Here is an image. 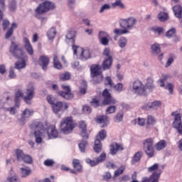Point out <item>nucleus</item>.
Segmentation results:
<instances>
[{
	"label": "nucleus",
	"mask_w": 182,
	"mask_h": 182,
	"mask_svg": "<svg viewBox=\"0 0 182 182\" xmlns=\"http://www.w3.org/2000/svg\"><path fill=\"white\" fill-rule=\"evenodd\" d=\"M29 127L31 130L34 132L35 142L37 144H42L43 139L49 140L58 138V130H56L55 125H44L43 122L36 121L30 124Z\"/></svg>",
	"instance_id": "f257e3e1"
},
{
	"label": "nucleus",
	"mask_w": 182,
	"mask_h": 182,
	"mask_svg": "<svg viewBox=\"0 0 182 182\" xmlns=\"http://www.w3.org/2000/svg\"><path fill=\"white\" fill-rule=\"evenodd\" d=\"M9 52L14 58L16 59H20L14 64L15 69L21 70V69H25L26 68V60H28V55L23 50L22 44L19 42L11 41Z\"/></svg>",
	"instance_id": "f03ea898"
},
{
	"label": "nucleus",
	"mask_w": 182,
	"mask_h": 182,
	"mask_svg": "<svg viewBox=\"0 0 182 182\" xmlns=\"http://www.w3.org/2000/svg\"><path fill=\"white\" fill-rule=\"evenodd\" d=\"M136 25H137V18L134 16L121 18L119 21V26L122 28H115L114 33V35H126L130 33V31L134 29Z\"/></svg>",
	"instance_id": "7ed1b4c3"
},
{
	"label": "nucleus",
	"mask_w": 182,
	"mask_h": 182,
	"mask_svg": "<svg viewBox=\"0 0 182 182\" xmlns=\"http://www.w3.org/2000/svg\"><path fill=\"white\" fill-rule=\"evenodd\" d=\"M75 127H76V125L73 123L72 118L69 117L63 119L60 124V129L64 134H69Z\"/></svg>",
	"instance_id": "20e7f679"
},
{
	"label": "nucleus",
	"mask_w": 182,
	"mask_h": 182,
	"mask_svg": "<svg viewBox=\"0 0 182 182\" xmlns=\"http://www.w3.org/2000/svg\"><path fill=\"white\" fill-rule=\"evenodd\" d=\"M52 9H55V4L50 1H44L40 4L37 9H36V16L39 19L41 18L40 15L46 14Z\"/></svg>",
	"instance_id": "39448f33"
},
{
	"label": "nucleus",
	"mask_w": 182,
	"mask_h": 182,
	"mask_svg": "<svg viewBox=\"0 0 182 182\" xmlns=\"http://www.w3.org/2000/svg\"><path fill=\"white\" fill-rule=\"evenodd\" d=\"M73 50L74 53V56H76L77 59H80V60H87V59H90V50H83V48L73 46Z\"/></svg>",
	"instance_id": "423d86ee"
},
{
	"label": "nucleus",
	"mask_w": 182,
	"mask_h": 182,
	"mask_svg": "<svg viewBox=\"0 0 182 182\" xmlns=\"http://www.w3.org/2000/svg\"><path fill=\"white\" fill-rule=\"evenodd\" d=\"M131 92L135 95H139L140 96L147 95V91L144 84H143V82L139 80H135L132 83Z\"/></svg>",
	"instance_id": "0eeeda50"
},
{
	"label": "nucleus",
	"mask_w": 182,
	"mask_h": 182,
	"mask_svg": "<svg viewBox=\"0 0 182 182\" xmlns=\"http://www.w3.org/2000/svg\"><path fill=\"white\" fill-rule=\"evenodd\" d=\"M167 80H170V75H168V74H162L161 78L158 80V83L160 87H165L166 90H168L171 95H173V84L167 83L166 85V82H167Z\"/></svg>",
	"instance_id": "6e6552de"
},
{
	"label": "nucleus",
	"mask_w": 182,
	"mask_h": 182,
	"mask_svg": "<svg viewBox=\"0 0 182 182\" xmlns=\"http://www.w3.org/2000/svg\"><path fill=\"white\" fill-rule=\"evenodd\" d=\"M171 116L174 117V121L172 124L173 129L178 132L179 134H182V122H181V114L177 112L171 113Z\"/></svg>",
	"instance_id": "1a4fd4ad"
},
{
	"label": "nucleus",
	"mask_w": 182,
	"mask_h": 182,
	"mask_svg": "<svg viewBox=\"0 0 182 182\" xmlns=\"http://www.w3.org/2000/svg\"><path fill=\"white\" fill-rule=\"evenodd\" d=\"M153 139L151 138L147 139L143 142L144 151L149 157H153V156H154V147H153Z\"/></svg>",
	"instance_id": "9d476101"
},
{
	"label": "nucleus",
	"mask_w": 182,
	"mask_h": 182,
	"mask_svg": "<svg viewBox=\"0 0 182 182\" xmlns=\"http://www.w3.org/2000/svg\"><path fill=\"white\" fill-rule=\"evenodd\" d=\"M33 95H35V86L33 83L31 82L26 90V96L23 97L24 102L28 105H31V100L33 99Z\"/></svg>",
	"instance_id": "9b49d317"
},
{
	"label": "nucleus",
	"mask_w": 182,
	"mask_h": 182,
	"mask_svg": "<svg viewBox=\"0 0 182 182\" xmlns=\"http://www.w3.org/2000/svg\"><path fill=\"white\" fill-rule=\"evenodd\" d=\"M102 104L105 106H108L109 105H116V103H117V101L114 99L113 97H112V95H110V92H109V90L107 89H105L102 92Z\"/></svg>",
	"instance_id": "f8f14e48"
},
{
	"label": "nucleus",
	"mask_w": 182,
	"mask_h": 182,
	"mask_svg": "<svg viewBox=\"0 0 182 182\" xmlns=\"http://www.w3.org/2000/svg\"><path fill=\"white\" fill-rule=\"evenodd\" d=\"M62 87L64 90H65V92L59 91L58 92V95H59V96H60L63 99H65V100H70L73 99L75 95H73V93L70 92H71L70 87L63 85Z\"/></svg>",
	"instance_id": "ddd939ff"
},
{
	"label": "nucleus",
	"mask_w": 182,
	"mask_h": 182,
	"mask_svg": "<svg viewBox=\"0 0 182 182\" xmlns=\"http://www.w3.org/2000/svg\"><path fill=\"white\" fill-rule=\"evenodd\" d=\"M109 39L110 35H109L107 32L104 31H99L98 40L100 41L101 45L103 46H108L109 42H110Z\"/></svg>",
	"instance_id": "4468645a"
},
{
	"label": "nucleus",
	"mask_w": 182,
	"mask_h": 182,
	"mask_svg": "<svg viewBox=\"0 0 182 182\" xmlns=\"http://www.w3.org/2000/svg\"><path fill=\"white\" fill-rule=\"evenodd\" d=\"M23 48H25V50L27 52L28 55H30V56H33V55L35 53V50H33V47L31 43L29 38H28L27 37H24L23 38Z\"/></svg>",
	"instance_id": "2eb2a0df"
},
{
	"label": "nucleus",
	"mask_w": 182,
	"mask_h": 182,
	"mask_svg": "<svg viewBox=\"0 0 182 182\" xmlns=\"http://www.w3.org/2000/svg\"><path fill=\"white\" fill-rule=\"evenodd\" d=\"M162 172V171H158L156 173H153L149 178H143L142 182H159Z\"/></svg>",
	"instance_id": "dca6fc26"
},
{
	"label": "nucleus",
	"mask_w": 182,
	"mask_h": 182,
	"mask_svg": "<svg viewBox=\"0 0 182 182\" xmlns=\"http://www.w3.org/2000/svg\"><path fill=\"white\" fill-rule=\"evenodd\" d=\"M161 106V101H154L152 102H149L142 107L143 110H156L159 109Z\"/></svg>",
	"instance_id": "f3484780"
},
{
	"label": "nucleus",
	"mask_w": 182,
	"mask_h": 182,
	"mask_svg": "<svg viewBox=\"0 0 182 182\" xmlns=\"http://www.w3.org/2000/svg\"><path fill=\"white\" fill-rule=\"evenodd\" d=\"M144 85L145 90H146V93H150V92H153L154 89H156V85H154V79H153V77H149L146 79V83Z\"/></svg>",
	"instance_id": "a211bd4d"
},
{
	"label": "nucleus",
	"mask_w": 182,
	"mask_h": 182,
	"mask_svg": "<svg viewBox=\"0 0 182 182\" xmlns=\"http://www.w3.org/2000/svg\"><path fill=\"white\" fill-rule=\"evenodd\" d=\"M173 11L176 18L179 19L180 28H182V6L180 5H176L173 7Z\"/></svg>",
	"instance_id": "6ab92c4d"
},
{
	"label": "nucleus",
	"mask_w": 182,
	"mask_h": 182,
	"mask_svg": "<svg viewBox=\"0 0 182 182\" xmlns=\"http://www.w3.org/2000/svg\"><path fill=\"white\" fill-rule=\"evenodd\" d=\"M102 74V66L99 64H92L90 67V76L95 77Z\"/></svg>",
	"instance_id": "aec40b11"
},
{
	"label": "nucleus",
	"mask_w": 182,
	"mask_h": 182,
	"mask_svg": "<svg viewBox=\"0 0 182 182\" xmlns=\"http://www.w3.org/2000/svg\"><path fill=\"white\" fill-rule=\"evenodd\" d=\"M31 116H33V110L26 108L23 111L21 117L18 119V122H20L21 124H23V122H25L26 119L31 117Z\"/></svg>",
	"instance_id": "412c9836"
},
{
	"label": "nucleus",
	"mask_w": 182,
	"mask_h": 182,
	"mask_svg": "<svg viewBox=\"0 0 182 182\" xmlns=\"http://www.w3.org/2000/svg\"><path fill=\"white\" fill-rule=\"evenodd\" d=\"M38 65L42 67L43 70H46L48 69V65H49V58L46 55L40 56Z\"/></svg>",
	"instance_id": "4be33fe9"
},
{
	"label": "nucleus",
	"mask_w": 182,
	"mask_h": 182,
	"mask_svg": "<svg viewBox=\"0 0 182 182\" xmlns=\"http://www.w3.org/2000/svg\"><path fill=\"white\" fill-rule=\"evenodd\" d=\"M123 150V146L120 144L114 142L110 145V154L114 155L117 154V151Z\"/></svg>",
	"instance_id": "5701e85b"
},
{
	"label": "nucleus",
	"mask_w": 182,
	"mask_h": 182,
	"mask_svg": "<svg viewBox=\"0 0 182 182\" xmlns=\"http://www.w3.org/2000/svg\"><path fill=\"white\" fill-rule=\"evenodd\" d=\"M65 42L68 43V45H71L72 48L75 46V32L70 31L65 36Z\"/></svg>",
	"instance_id": "b1692460"
},
{
	"label": "nucleus",
	"mask_w": 182,
	"mask_h": 182,
	"mask_svg": "<svg viewBox=\"0 0 182 182\" xmlns=\"http://www.w3.org/2000/svg\"><path fill=\"white\" fill-rule=\"evenodd\" d=\"M112 65H113V58H105L102 63L101 68L103 70H109L112 68Z\"/></svg>",
	"instance_id": "393cba45"
},
{
	"label": "nucleus",
	"mask_w": 182,
	"mask_h": 182,
	"mask_svg": "<svg viewBox=\"0 0 182 182\" xmlns=\"http://www.w3.org/2000/svg\"><path fill=\"white\" fill-rule=\"evenodd\" d=\"M97 123H99L101 125V127H107V124H109V120L107 119V116L102 115L96 119Z\"/></svg>",
	"instance_id": "a878e982"
},
{
	"label": "nucleus",
	"mask_w": 182,
	"mask_h": 182,
	"mask_svg": "<svg viewBox=\"0 0 182 182\" xmlns=\"http://www.w3.org/2000/svg\"><path fill=\"white\" fill-rule=\"evenodd\" d=\"M63 109V102L58 101L53 105V111L55 114H58L59 112H62Z\"/></svg>",
	"instance_id": "bb28decb"
},
{
	"label": "nucleus",
	"mask_w": 182,
	"mask_h": 182,
	"mask_svg": "<svg viewBox=\"0 0 182 182\" xmlns=\"http://www.w3.org/2000/svg\"><path fill=\"white\" fill-rule=\"evenodd\" d=\"M21 97H23V92L21 90H18L15 94V106L16 107H19V105L21 103Z\"/></svg>",
	"instance_id": "cd10ccee"
},
{
	"label": "nucleus",
	"mask_w": 182,
	"mask_h": 182,
	"mask_svg": "<svg viewBox=\"0 0 182 182\" xmlns=\"http://www.w3.org/2000/svg\"><path fill=\"white\" fill-rule=\"evenodd\" d=\"M20 173H21V177L25 178V177H28V176H29V174L32 173V170L31 169V168L28 166H23L20 168Z\"/></svg>",
	"instance_id": "c85d7f7f"
},
{
	"label": "nucleus",
	"mask_w": 182,
	"mask_h": 182,
	"mask_svg": "<svg viewBox=\"0 0 182 182\" xmlns=\"http://www.w3.org/2000/svg\"><path fill=\"white\" fill-rule=\"evenodd\" d=\"M141 157H143V152L138 151L136 154H134L131 161L132 164H136V163H139V161L141 160Z\"/></svg>",
	"instance_id": "c756f323"
},
{
	"label": "nucleus",
	"mask_w": 182,
	"mask_h": 182,
	"mask_svg": "<svg viewBox=\"0 0 182 182\" xmlns=\"http://www.w3.org/2000/svg\"><path fill=\"white\" fill-rule=\"evenodd\" d=\"M151 52L152 55L154 56H157L160 52H161V50L160 49V45L158 43H154L151 46Z\"/></svg>",
	"instance_id": "7c9ffc66"
},
{
	"label": "nucleus",
	"mask_w": 182,
	"mask_h": 182,
	"mask_svg": "<svg viewBox=\"0 0 182 182\" xmlns=\"http://www.w3.org/2000/svg\"><path fill=\"white\" fill-rule=\"evenodd\" d=\"M102 141H100V139H97L94 144V151H95V153H100V151H102Z\"/></svg>",
	"instance_id": "2f4dec72"
},
{
	"label": "nucleus",
	"mask_w": 182,
	"mask_h": 182,
	"mask_svg": "<svg viewBox=\"0 0 182 182\" xmlns=\"http://www.w3.org/2000/svg\"><path fill=\"white\" fill-rule=\"evenodd\" d=\"M149 173H158L159 171H161L160 169V165L159 164H154L148 168Z\"/></svg>",
	"instance_id": "473e14b6"
},
{
	"label": "nucleus",
	"mask_w": 182,
	"mask_h": 182,
	"mask_svg": "<svg viewBox=\"0 0 182 182\" xmlns=\"http://www.w3.org/2000/svg\"><path fill=\"white\" fill-rule=\"evenodd\" d=\"M103 56H105V59H113V54L112 51H110V48H105L104 49Z\"/></svg>",
	"instance_id": "72a5a7b5"
},
{
	"label": "nucleus",
	"mask_w": 182,
	"mask_h": 182,
	"mask_svg": "<svg viewBox=\"0 0 182 182\" xmlns=\"http://www.w3.org/2000/svg\"><path fill=\"white\" fill-rule=\"evenodd\" d=\"M127 45V38L126 37H120L119 41H118V46L119 48H126V46Z\"/></svg>",
	"instance_id": "f704fd0d"
},
{
	"label": "nucleus",
	"mask_w": 182,
	"mask_h": 182,
	"mask_svg": "<svg viewBox=\"0 0 182 182\" xmlns=\"http://www.w3.org/2000/svg\"><path fill=\"white\" fill-rule=\"evenodd\" d=\"M73 166L77 171H80L82 170V165L80 164V161H79V159H74L73 161Z\"/></svg>",
	"instance_id": "c9c22d12"
},
{
	"label": "nucleus",
	"mask_w": 182,
	"mask_h": 182,
	"mask_svg": "<svg viewBox=\"0 0 182 182\" xmlns=\"http://www.w3.org/2000/svg\"><path fill=\"white\" fill-rule=\"evenodd\" d=\"M56 36V29L55 28H50L47 32L48 39H53Z\"/></svg>",
	"instance_id": "e433bc0d"
},
{
	"label": "nucleus",
	"mask_w": 182,
	"mask_h": 182,
	"mask_svg": "<svg viewBox=\"0 0 182 182\" xmlns=\"http://www.w3.org/2000/svg\"><path fill=\"white\" fill-rule=\"evenodd\" d=\"M166 146L167 143L166 141L161 140L155 145V147L156 150H163V149H164Z\"/></svg>",
	"instance_id": "4c0bfd02"
},
{
	"label": "nucleus",
	"mask_w": 182,
	"mask_h": 182,
	"mask_svg": "<svg viewBox=\"0 0 182 182\" xmlns=\"http://www.w3.org/2000/svg\"><path fill=\"white\" fill-rule=\"evenodd\" d=\"M117 107L116 105H110L107 107V109L105 111L106 114H113V113H116Z\"/></svg>",
	"instance_id": "58836bf2"
},
{
	"label": "nucleus",
	"mask_w": 182,
	"mask_h": 182,
	"mask_svg": "<svg viewBox=\"0 0 182 182\" xmlns=\"http://www.w3.org/2000/svg\"><path fill=\"white\" fill-rule=\"evenodd\" d=\"M92 78L93 79L94 84L97 85L102 83V81L103 80V75L98 74L95 77H92Z\"/></svg>",
	"instance_id": "ea45409f"
},
{
	"label": "nucleus",
	"mask_w": 182,
	"mask_h": 182,
	"mask_svg": "<svg viewBox=\"0 0 182 182\" xmlns=\"http://www.w3.org/2000/svg\"><path fill=\"white\" fill-rule=\"evenodd\" d=\"M53 65H54V68H55V69H62V64L60 63V62L59 61V59L58 58V56L54 55L53 58Z\"/></svg>",
	"instance_id": "a19ab883"
},
{
	"label": "nucleus",
	"mask_w": 182,
	"mask_h": 182,
	"mask_svg": "<svg viewBox=\"0 0 182 182\" xmlns=\"http://www.w3.org/2000/svg\"><path fill=\"white\" fill-rule=\"evenodd\" d=\"M10 176H11L8 177L6 182H14L18 180V176H15V172L12 169L10 171Z\"/></svg>",
	"instance_id": "79ce46f5"
},
{
	"label": "nucleus",
	"mask_w": 182,
	"mask_h": 182,
	"mask_svg": "<svg viewBox=\"0 0 182 182\" xmlns=\"http://www.w3.org/2000/svg\"><path fill=\"white\" fill-rule=\"evenodd\" d=\"M158 18L161 22H164V21H167L168 19V14L164 12H160L158 15Z\"/></svg>",
	"instance_id": "37998d69"
},
{
	"label": "nucleus",
	"mask_w": 182,
	"mask_h": 182,
	"mask_svg": "<svg viewBox=\"0 0 182 182\" xmlns=\"http://www.w3.org/2000/svg\"><path fill=\"white\" fill-rule=\"evenodd\" d=\"M9 8L11 12L16 11V0H11L9 3Z\"/></svg>",
	"instance_id": "c03bdc74"
},
{
	"label": "nucleus",
	"mask_w": 182,
	"mask_h": 182,
	"mask_svg": "<svg viewBox=\"0 0 182 182\" xmlns=\"http://www.w3.org/2000/svg\"><path fill=\"white\" fill-rule=\"evenodd\" d=\"M86 147H87V141H82L79 144V149L81 153H85V151H86Z\"/></svg>",
	"instance_id": "a18cd8bd"
},
{
	"label": "nucleus",
	"mask_w": 182,
	"mask_h": 182,
	"mask_svg": "<svg viewBox=\"0 0 182 182\" xmlns=\"http://www.w3.org/2000/svg\"><path fill=\"white\" fill-rule=\"evenodd\" d=\"M16 154L18 161H22L23 159L25 157V154H23V151L21 149H17Z\"/></svg>",
	"instance_id": "49530a36"
},
{
	"label": "nucleus",
	"mask_w": 182,
	"mask_h": 182,
	"mask_svg": "<svg viewBox=\"0 0 182 182\" xmlns=\"http://www.w3.org/2000/svg\"><path fill=\"white\" fill-rule=\"evenodd\" d=\"M124 114L123 112L117 113V115L115 116V117L114 118V122L115 123H120V122H122V120H123Z\"/></svg>",
	"instance_id": "de8ad7c7"
},
{
	"label": "nucleus",
	"mask_w": 182,
	"mask_h": 182,
	"mask_svg": "<svg viewBox=\"0 0 182 182\" xmlns=\"http://www.w3.org/2000/svg\"><path fill=\"white\" fill-rule=\"evenodd\" d=\"M105 85L106 86H109V87H113L114 86V83H113V80L110 77H106L105 79Z\"/></svg>",
	"instance_id": "09e8293b"
},
{
	"label": "nucleus",
	"mask_w": 182,
	"mask_h": 182,
	"mask_svg": "<svg viewBox=\"0 0 182 182\" xmlns=\"http://www.w3.org/2000/svg\"><path fill=\"white\" fill-rule=\"evenodd\" d=\"M107 159L106 153L102 152L98 157L96 158L98 164L103 163Z\"/></svg>",
	"instance_id": "8fccbe9b"
},
{
	"label": "nucleus",
	"mask_w": 182,
	"mask_h": 182,
	"mask_svg": "<svg viewBox=\"0 0 182 182\" xmlns=\"http://www.w3.org/2000/svg\"><path fill=\"white\" fill-rule=\"evenodd\" d=\"M124 170H126V168L124 166L119 167V169L114 171V177H119V176H121L122 173H124Z\"/></svg>",
	"instance_id": "3c124183"
},
{
	"label": "nucleus",
	"mask_w": 182,
	"mask_h": 182,
	"mask_svg": "<svg viewBox=\"0 0 182 182\" xmlns=\"http://www.w3.org/2000/svg\"><path fill=\"white\" fill-rule=\"evenodd\" d=\"M146 124L148 126H154V124H156V119L153 116L148 115Z\"/></svg>",
	"instance_id": "603ef678"
},
{
	"label": "nucleus",
	"mask_w": 182,
	"mask_h": 182,
	"mask_svg": "<svg viewBox=\"0 0 182 182\" xmlns=\"http://www.w3.org/2000/svg\"><path fill=\"white\" fill-rule=\"evenodd\" d=\"M133 123L134 124H136V123H137V124L139 126H144V124H146V119H144V118L139 117L137 119H134L133 121Z\"/></svg>",
	"instance_id": "864d4df0"
},
{
	"label": "nucleus",
	"mask_w": 182,
	"mask_h": 182,
	"mask_svg": "<svg viewBox=\"0 0 182 182\" xmlns=\"http://www.w3.org/2000/svg\"><path fill=\"white\" fill-rule=\"evenodd\" d=\"M152 31L155 33H157L158 35H164V28L163 27H156V28H153Z\"/></svg>",
	"instance_id": "5fc2aeb1"
},
{
	"label": "nucleus",
	"mask_w": 182,
	"mask_h": 182,
	"mask_svg": "<svg viewBox=\"0 0 182 182\" xmlns=\"http://www.w3.org/2000/svg\"><path fill=\"white\" fill-rule=\"evenodd\" d=\"M176 35V28H172L166 33V38H173Z\"/></svg>",
	"instance_id": "6e6d98bb"
},
{
	"label": "nucleus",
	"mask_w": 182,
	"mask_h": 182,
	"mask_svg": "<svg viewBox=\"0 0 182 182\" xmlns=\"http://www.w3.org/2000/svg\"><path fill=\"white\" fill-rule=\"evenodd\" d=\"M86 163H87V164H90V166H91V167H95V166H97V164H99V162H97V159H95V160L87 159Z\"/></svg>",
	"instance_id": "4d7b16f0"
},
{
	"label": "nucleus",
	"mask_w": 182,
	"mask_h": 182,
	"mask_svg": "<svg viewBox=\"0 0 182 182\" xmlns=\"http://www.w3.org/2000/svg\"><path fill=\"white\" fill-rule=\"evenodd\" d=\"M112 5L114 8H116V6H119L121 9L124 8V4L122 3V0H117L115 2L112 3Z\"/></svg>",
	"instance_id": "13d9d810"
},
{
	"label": "nucleus",
	"mask_w": 182,
	"mask_h": 182,
	"mask_svg": "<svg viewBox=\"0 0 182 182\" xmlns=\"http://www.w3.org/2000/svg\"><path fill=\"white\" fill-rule=\"evenodd\" d=\"M61 80H69L70 79V73H65L60 75Z\"/></svg>",
	"instance_id": "bf43d9fd"
},
{
	"label": "nucleus",
	"mask_w": 182,
	"mask_h": 182,
	"mask_svg": "<svg viewBox=\"0 0 182 182\" xmlns=\"http://www.w3.org/2000/svg\"><path fill=\"white\" fill-rule=\"evenodd\" d=\"M9 79H16V73L14 68H11L9 71Z\"/></svg>",
	"instance_id": "052dcab7"
},
{
	"label": "nucleus",
	"mask_w": 182,
	"mask_h": 182,
	"mask_svg": "<svg viewBox=\"0 0 182 182\" xmlns=\"http://www.w3.org/2000/svg\"><path fill=\"white\" fill-rule=\"evenodd\" d=\"M80 134L84 140H87V139H89V134L87 133V129L81 130Z\"/></svg>",
	"instance_id": "680f3d73"
},
{
	"label": "nucleus",
	"mask_w": 182,
	"mask_h": 182,
	"mask_svg": "<svg viewBox=\"0 0 182 182\" xmlns=\"http://www.w3.org/2000/svg\"><path fill=\"white\" fill-rule=\"evenodd\" d=\"M112 87L116 90L117 92H122L123 90V84L122 83H118L116 85L112 86Z\"/></svg>",
	"instance_id": "e2e57ef3"
},
{
	"label": "nucleus",
	"mask_w": 182,
	"mask_h": 182,
	"mask_svg": "<svg viewBox=\"0 0 182 182\" xmlns=\"http://www.w3.org/2000/svg\"><path fill=\"white\" fill-rule=\"evenodd\" d=\"M21 161H24V163H27L28 164H31L32 163V157L29 155H25L24 158H23V160Z\"/></svg>",
	"instance_id": "0e129e2a"
},
{
	"label": "nucleus",
	"mask_w": 182,
	"mask_h": 182,
	"mask_svg": "<svg viewBox=\"0 0 182 182\" xmlns=\"http://www.w3.org/2000/svg\"><path fill=\"white\" fill-rule=\"evenodd\" d=\"M98 136H99L100 139H101V140H105V137H107V136L106 130H105V129L101 130L99 132Z\"/></svg>",
	"instance_id": "69168bd1"
},
{
	"label": "nucleus",
	"mask_w": 182,
	"mask_h": 182,
	"mask_svg": "<svg viewBox=\"0 0 182 182\" xmlns=\"http://www.w3.org/2000/svg\"><path fill=\"white\" fill-rule=\"evenodd\" d=\"M90 103L91 106L93 107H99L100 106V102H99V100H96L95 98L92 99Z\"/></svg>",
	"instance_id": "338daca9"
},
{
	"label": "nucleus",
	"mask_w": 182,
	"mask_h": 182,
	"mask_svg": "<svg viewBox=\"0 0 182 182\" xmlns=\"http://www.w3.org/2000/svg\"><path fill=\"white\" fill-rule=\"evenodd\" d=\"M107 9H110V5L108 4H104L100 9V14H103V12H105V11L107 10Z\"/></svg>",
	"instance_id": "774afa93"
}]
</instances>
